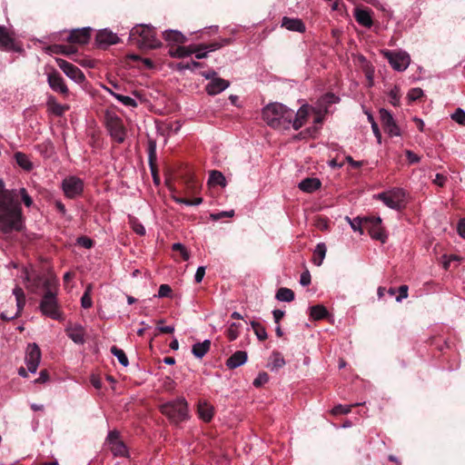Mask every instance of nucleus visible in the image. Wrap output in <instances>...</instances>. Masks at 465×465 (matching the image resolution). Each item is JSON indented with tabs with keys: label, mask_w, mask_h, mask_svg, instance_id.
Instances as JSON below:
<instances>
[{
	"label": "nucleus",
	"mask_w": 465,
	"mask_h": 465,
	"mask_svg": "<svg viewBox=\"0 0 465 465\" xmlns=\"http://www.w3.org/2000/svg\"><path fill=\"white\" fill-rule=\"evenodd\" d=\"M16 190H8L0 179V231L4 234L21 232L24 216Z\"/></svg>",
	"instance_id": "f257e3e1"
},
{
	"label": "nucleus",
	"mask_w": 465,
	"mask_h": 465,
	"mask_svg": "<svg viewBox=\"0 0 465 465\" xmlns=\"http://www.w3.org/2000/svg\"><path fill=\"white\" fill-rule=\"evenodd\" d=\"M263 121L272 128L287 130L291 127L294 111L281 103H270L262 108Z\"/></svg>",
	"instance_id": "f03ea898"
},
{
	"label": "nucleus",
	"mask_w": 465,
	"mask_h": 465,
	"mask_svg": "<svg viewBox=\"0 0 465 465\" xmlns=\"http://www.w3.org/2000/svg\"><path fill=\"white\" fill-rule=\"evenodd\" d=\"M159 410L174 425H178L189 418L188 404L183 397L161 404Z\"/></svg>",
	"instance_id": "7ed1b4c3"
},
{
	"label": "nucleus",
	"mask_w": 465,
	"mask_h": 465,
	"mask_svg": "<svg viewBox=\"0 0 465 465\" xmlns=\"http://www.w3.org/2000/svg\"><path fill=\"white\" fill-rule=\"evenodd\" d=\"M154 27L147 25H137L130 32V40L140 48L156 49L161 42L156 39Z\"/></svg>",
	"instance_id": "20e7f679"
},
{
	"label": "nucleus",
	"mask_w": 465,
	"mask_h": 465,
	"mask_svg": "<svg viewBox=\"0 0 465 465\" xmlns=\"http://www.w3.org/2000/svg\"><path fill=\"white\" fill-rule=\"evenodd\" d=\"M40 310L44 315L54 320L62 319V312L59 309L55 292H45L40 302Z\"/></svg>",
	"instance_id": "39448f33"
},
{
	"label": "nucleus",
	"mask_w": 465,
	"mask_h": 465,
	"mask_svg": "<svg viewBox=\"0 0 465 465\" xmlns=\"http://www.w3.org/2000/svg\"><path fill=\"white\" fill-rule=\"evenodd\" d=\"M105 124L111 137L118 143H124L126 130L122 119L116 115L107 114Z\"/></svg>",
	"instance_id": "423d86ee"
},
{
	"label": "nucleus",
	"mask_w": 465,
	"mask_h": 465,
	"mask_svg": "<svg viewBox=\"0 0 465 465\" xmlns=\"http://www.w3.org/2000/svg\"><path fill=\"white\" fill-rule=\"evenodd\" d=\"M404 192L400 188H394L388 192L378 193L374 197L382 201L383 203L391 209H400L404 202Z\"/></svg>",
	"instance_id": "0eeeda50"
},
{
	"label": "nucleus",
	"mask_w": 465,
	"mask_h": 465,
	"mask_svg": "<svg viewBox=\"0 0 465 465\" xmlns=\"http://www.w3.org/2000/svg\"><path fill=\"white\" fill-rule=\"evenodd\" d=\"M105 443L114 457H129V452L124 442L120 439L117 430L109 431Z\"/></svg>",
	"instance_id": "6e6552de"
},
{
	"label": "nucleus",
	"mask_w": 465,
	"mask_h": 465,
	"mask_svg": "<svg viewBox=\"0 0 465 465\" xmlns=\"http://www.w3.org/2000/svg\"><path fill=\"white\" fill-rule=\"evenodd\" d=\"M383 54L391 67L397 71L402 72L410 65L411 57L406 52L385 51Z\"/></svg>",
	"instance_id": "1a4fd4ad"
},
{
	"label": "nucleus",
	"mask_w": 465,
	"mask_h": 465,
	"mask_svg": "<svg viewBox=\"0 0 465 465\" xmlns=\"http://www.w3.org/2000/svg\"><path fill=\"white\" fill-rule=\"evenodd\" d=\"M62 188L66 197L74 199L82 194L84 182L78 177L70 176L64 179Z\"/></svg>",
	"instance_id": "9d476101"
},
{
	"label": "nucleus",
	"mask_w": 465,
	"mask_h": 465,
	"mask_svg": "<svg viewBox=\"0 0 465 465\" xmlns=\"http://www.w3.org/2000/svg\"><path fill=\"white\" fill-rule=\"evenodd\" d=\"M47 83L54 92L58 93L63 97H67L69 95L70 91L65 84L64 78L55 69H52V71L47 74Z\"/></svg>",
	"instance_id": "9b49d317"
},
{
	"label": "nucleus",
	"mask_w": 465,
	"mask_h": 465,
	"mask_svg": "<svg viewBox=\"0 0 465 465\" xmlns=\"http://www.w3.org/2000/svg\"><path fill=\"white\" fill-rule=\"evenodd\" d=\"M206 79L211 81L207 84L205 90L210 95H215L229 87L230 83L223 78L217 77L215 72L203 74Z\"/></svg>",
	"instance_id": "f8f14e48"
},
{
	"label": "nucleus",
	"mask_w": 465,
	"mask_h": 465,
	"mask_svg": "<svg viewBox=\"0 0 465 465\" xmlns=\"http://www.w3.org/2000/svg\"><path fill=\"white\" fill-rule=\"evenodd\" d=\"M57 65L60 69L71 79L75 81L76 83H83L85 80V76L84 73L78 68L76 65L62 59H55Z\"/></svg>",
	"instance_id": "ddd939ff"
},
{
	"label": "nucleus",
	"mask_w": 465,
	"mask_h": 465,
	"mask_svg": "<svg viewBox=\"0 0 465 465\" xmlns=\"http://www.w3.org/2000/svg\"><path fill=\"white\" fill-rule=\"evenodd\" d=\"M0 49L16 53L23 52L22 46L15 42L14 36L5 25H0Z\"/></svg>",
	"instance_id": "4468645a"
},
{
	"label": "nucleus",
	"mask_w": 465,
	"mask_h": 465,
	"mask_svg": "<svg viewBox=\"0 0 465 465\" xmlns=\"http://www.w3.org/2000/svg\"><path fill=\"white\" fill-rule=\"evenodd\" d=\"M380 118L384 131L390 136H400L401 131L392 114L386 109L380 110Z\"/></svg>",
	"instance_id": "2eb2a0df"
},
{
	"label": "nucleus",
	"mask_w": 465,
	"mask_h": 465,
	"mask_svg": "<svg viewBox=\"0 0 465 465\" xmlns=\"http://www.w3.org/2000/svg\"><path fill=\"white\" fill-rule=\"evenodd\" d=\"M364 223L369 224V232L371 238L385 242L387 235L384 232L381 223V217H364Z\"/></svg>",
	"instance_id": "dca6fc26"
},
{
	"label": "nucleus",
	"mask_w": 465,
	"mask_h": 465,
	"mask_svg": "<svg viewBox=\"0 0 465 465\" xmlns=\"http://www.w3.org/2000/svg\"><path fill=\"white\" fill-rule=\"evenodd\" d=\"M41 360V351L37 344L30 343L26 349L25 363L28 371L35 372Z\"/></svg>",
	"instance_id": "f3484780"
},
{
	"label": "nucleus",
	"mask_w": 465,
	"mask_h": 465,
	"mask_svg": "<svg viewBox=\"0 0 465 465\" xmlns=\"http://www.w3.org/2000/svg\"><path fill=\"white\" fill-rule=\"evenodd\" d=\"M13 293L15 296L17 310L16 312L14 314H8L7 312H3L0 317L4 321H10L18 317L25 305V295L21 287L16 286L14 289Z\"/></svg>",
	"instance_id": "a211bd4d"
},
{
	"label": "nucleus",
	"mask_w": 465,
	"mask_h": 465,
	"mask_svg": "<svg viewBox=\"0 0 465 465\" xmlns=\"http://www.w3.org/2000/svg\"><path fill=\"white\" fill-rule=\"evenodd\" d=\"M91 32L90 27L74 29L69 33L66 41L70 44L85 45L91 38Z\"/></svg>",
	"instance_id": "6ab92c4d"
},
{
	"label": "nucleus",
	"mask_w": 465,
	"mask_h": 465,
	"mask_svg": "<svg viewBox=\"0 0 465 465\" xmlns=\"http://www.w3.org/2000/svg\"><path fill=\"white\" fill-rule=\"evenodd\" d=\"M95 41L100 47L106 48L119 42V37L108 29L100 30L95 36Z\"/></svg>",
	"instance_id": "aec40b11"
},
{
	"label": "nucleus",
	"mask_w": 465,
	"mask_h": 465,
	"mask_svg": "<svg viewBox=\"0 0 465 465\" xmlns=\"http://www.w3.org/2000/svg\"><path fill=\"white\" fill-rule=\"evenodd\" d=\"M156 143L154 141L150 140L148 143V162L153 175V182L155 183H160V177L158 174V168L156 164Z\"/></svg>",
	"instance_id": "412c9836"
},
{
	"label": "nucleus",
	"mask_w": 465,
	"mask_h": 465,
	"mask_svg": "<svg viewBox=\"0 0 465 465\" xmlns=\"http://www.w3.org/2000/svg\"><path fill=\"white\" fill-rule=\"evenodd\" d=\"M65 332L74 342L77 344H84L85 342V330L82 325L68 323Z\"/></svg>",
	"instance_id": "4be33fe9"
},
{
	"label": "nucleus",
	"mask_w": 465,
	"mask_h": 465,
	"mask_svg": "<svg viewBox=\"0 0 465 465\" xmlns=\"http://www.w3.org/2000/svg\"><path fill=\"white\" fill-rule=\"evenodd\" d=\"M309 114V107L302 105L296 113H294L293 118H292L291 127L294 130H299L306 122Z\"/></svg>",
	"instance_id": "5701e85b"
},
{
	"label": "nucleus",
	"mask_w": 465,
	"mask_h": 465,
	"mask_svg": "<svg viewBox=\"0 0 465 465\" xmlns=\"http://www.w3.org/2000/svg\"><path fill=\"white\" fill-rule=\"evenodd\" d=\"M282 26L292 32H304L305 25L299 18H290L284 16L282 20Z\"/></svg>",
	"instance_id": "b1692460"
},
{
	"label": "nucleus",
	"mask_w": 465,
	"mask_h": 465,
	"mask_svg": "<svg viewBox=\"0 0 465 465\" xmlns=\"http://www.w3.org/2000/svg\"><path fill=\"white\" fill-rule=\"evenodd\" d=\"M25 280L27 281V289L32 292H37L43 286L45 274H29L26 272Z\"/></svg>",
	"instance_id": "393cba45"
},
{
	"label": "nucleus",
	"mask_w": 465,
	"mask_h": 465,
	"mask_svg": "<svg viewBox=\"0 0 465 465\" xmlns=\"http://www.w3.org/2000/svg\"><path fill=\"white\" fill-rule=\"evenodd\" d=\"M46 53L71 55L76 54L77 49L72 45H51L45 48Z\"/></svg>",
	"instance_id": "a878e982"
},
{
	"label": "nucleus",
	"mask_w": 465,
	"mask_h": 465,
	"mask_svg": "<svg viewBox=\"0 0 465 465\" xmlns=\"http://www.w3.org/2000/svg\"><path fill=\"white\" fill-rule=\"evenodd\" d=\"M197 412L203 421L209 422L213 416V409L212 405L205 401H199L197 406Z\"/></svg>",
	"instance_id": "bb28decb"
},
{
	"label": "nucleus",
	"mask_w": 465,
	"mask_h": 465,
	"mask_svg": "<svg viewBox=\"0 0 465 465\" xmlns=\"http://www.w3.org/2000/svg\"><path fill=\"white\" fill-rule=\"evenodd\" d=\"M339 97L333 94H326L318 102V113L322 112L327 113L329 110V105L332 104H336L339 102Z\"/></svg>",
	"instance_id": "cd10ccee"
},
{
	"label": "nucleus",
	"mask_w": 465,
	"mask_h": 465,
	"mask_svg": "<svg viewBox=\"0 0 465 465\" xmlns=\"http://www.w3.org/2000/svg\"><path fill=\"white\" fill-rule=\"evenodd\" d=\"M354 16L360 25L365 27L372 25V19L369 10L357 8L355 9Z\"/></svg>",
	"instance_id": "c85d7f7f"
},
{
	"label": "nucleus",
	"mask_w": 465,
	"mask_h": 465,
	"mask_svg": "<svg viewBox=\"0 0 465 465\" xmlns=\"http://www.w3.org/2000/svg\"><path fill=\"white\" fill-rule=\"evenodd\" d=\"M220 45L218 44H211V45H190V51H193V54H195V57L197 59H203L206 57L207 52L204 50L209 49V51H213L219 48Z\"/></svg>",
	"instance_id": "c756f323"
},
{
	"label": "nucleus",
	"mask_w": 465,
	"mask_h": 465,
	"mask_svg": "<svg viewBox=\"0 0 465 465\" xmlns=\"http://www.w3.org/2000/svg\"><path fill=\"white\" fill-rule=\"evenodd\" d=\"M321 182L317 178H306L299 183V188L305 193H312L319 189Z\"/></svg>",
	"instance_id": "7c9ffc66"
},
{
	"label": "nucleus",
	"mask_w": 465,
	"mask_h": 465,
	"mask_svg": "<svg viewBox=\"0 0 465 465\" xmlns=\"http://www.w3.org/2000/svg\"><path fill=\"white\" fill-rule=\"evenodd\" d=\"M210 348L211 341L209 340H205L203 342L193 344L192 352L196 358L202 359L210 351Z\"/></svg>",
	"instance_id": "2f4dec72"
},
{
	"label": "nucleus",
	"mask_w": 465,
	"mask_h": 465,
	"mask_svg": "<svg viewBox=\"0 0 465 465\" xmlns=\"http://www.w3.org/2000/svg\"><path fill=\"white\" fill-rule=\"evenodd\" d=\"M47 106L52 111V113L57 116L63 115L64 113L69 108L67 105H63L57 103L56 98L53 95L48 97Z\"/></svg>",
	"instance_id": "473e14b6"
},
{
	"label": "nucleus",
	"mask_w": 465,
	"mask_h": 465,
	"mask_svg": "<svg viewBox=\"0 0 465 465\" xmlns=\"http://www.w3.org/2000/svg\"><path fill=\"white\" fill-rule=\"evenodd\" d=\"M169 54L172 57L176 58H183L187 57L193 54V51H190L189 46H181V45H172L168 51Z\"/></svg>",
	"instance_id": "72a5a7b5"
},
{
	"label": "nucleus",
	"mask_w": 465,
	"mask_h": 465,
	"mask_svg": "<svg viewBox=\"0 0 465 465\" xmlns=\"http://www.w3.org/2000/svg\"><path fill=\"white\" fill-rule=\"evenodd\" d=\"M163 38L167 42L175 44H183L186 42V37L179 31L168 30L163 32Z\"/></svg>",
	"instance_id": "f704fd0d"
},
{
	"label": "nucleus",
	"mask_w": 465,
	"mask_h": 465,
	"mask_svg": "<svg viewBox=\"0 0 465 465\" xmlns=\"http://www.w3.org/2000/svg\"><path fill=\"white\" fill-rule=\"evenodd\" d=\"M104 89L111 95H113L116 100H118L120 103H122L123 104L129 106V107H133V108H135L138 106V104L136 103V101L134 99H133L132 97L117 94L108 87H104Z\"/></svg>",
	"instance_id": "c9c22d12"
},
{
	"label": "nucleus",
	"mask_w": 465,
	"mask_h": 465,
	"mask_svg": "<svg viewBox=\"0 0 465 465\" xmlns=\"http://www.w3.org/2000/svg\"><path fill=\"white\" fill-rule=\"evenodd\" d=\"M285 365V361L282 353L279 351H273L271 356V361L269 363V368L272 371H277L280 368Z\"/></svg>",
	"instance_id": "e433bc0d"
},
{
	"label": "nucleus",
	"mask_w": 465,
	"mask_h": 465,
	"mask_svg": "<svg viewBox=\"0 0 465 465\" xmlns=\"http://www.w3.org/2000/svg\"><path fill=\"white\" fill-rule=\"evenodd\" d=\"M208 183L212 186L220 185L224 187L226 184L225 177L219 171H212L209 175Z\"/></svg>",
	"instance_id": "4c0bfd02"
},
{
	"label": "nucleus",
	"mask_w": 465,
	"mask_h": 465,
	"mask_svg": "<svg viewBox=\"0 0 465 465\" xmlns=\"http://www.w3.org/2000/svg\"><path fill=\"white\" fill-rule=\"evenodd\" d=\"M327 252V248L323 242H320L317 244L315 250H314V259L313 262L315 265L320 266L322 265L323 259L325 258Z\"/></svg>",
	"instance_id": "58836bf2"
},
{
	"label": "nucleus",
	"mask_w": 465,
	"mask_h": 465,
	"mask_svg": "<svg viewBox=\"0 0 465 465\" xmlns=\"http://www.w3.org/2000/svg\"><path fill=\"white\" fill-rule=\"evenodd\" d=\"M15 161L17 164L22 167L24 170L30 171L33 168L32 163L29 161L26 154L17 152L15 154Z\"/></svg>",
	"instance_id": "ea45409f"
},
{
	"label": "nucleus",
	"mask_w": 465,
	"mask_h": 465,
	"mask_svg": "<svg viewBox=\"0 0 465 465\" xmlns=\"http://www.w3.org/2000/svg\"><path fill=\"white\" fill-rule=\"evenodd\" d=\"M310 315L313 320H322L328 314L326 308L322 305H315L311 307Z\"/></svg>",
	"instance_id": "a19ab883"
},
{
	"label": "nucleus",
	"mask_w": 465,
	"mask_h": 465,
	"mask_svg": "<svg viewBox=\"0 0 465 465\" xmlns=\"http://www.w3.org/2000/svg\"><path fill=\"white\" fill-rule=\"evenodd\" d=\"M276 299L281 302H292L294 300V292L288 288H280L276 293Z\"/></svg>",
	"instance_id": "79ce46f5"
},
{
	"label": "nucleus",
	"mask_w": 465,
	"mask_h": 465,
	"mask_svg": "<svg viewBox=\"0 0 465 465\" xmlns=\"http://www.w3.org/2000/svg\"><path fill=\"white\" fill-rule=\"evenodd\" d=\"M110 351L113 355H114L118 359L119 362L123 366L126 367L129 364L128 358H127L125 352L122 349H119L116 346H112L110 349Z\"/></svg>",
	"instance_id": "37998d69"
},
{
	"label": "nucleus",
	"mask_w": 465,
	"mask_h": 465,
	"mask_svg": "<svg viewBox=\"0 0 465 465\" xmlns=\"http://www.w3.org/2000/svg\"><path fill=\"white\" fill-rule=\"evenodd\" d=\"M345 219L350 223L351 229L354 232H359L361 234L363 233L361 226H362V223H364V218L356 217V218L351 219L350 217L346 216Z\"/></svg>",
	"instance_id": "c03bdc74"
},
{
	"label": "nucleus",
	"mask_w": 465,
	"mask_h": 465,
	"mask_svg": "<svg viewBox=\"0 0 465 465\" xmlns=\"http://www.w3.org/2000/svg\"><path fill=\"white\" fill-rule=\"evenodd\" d=\"M45 292L53 291L55 292L57 287L56 279L53 275H45V281L42 286Z\"/></svg>",
	"instance_id": "a18cd8bd"
},
{
	"label": "nucleus",
	"mask_w": 465,
	"mask_h": 465,
	"mask_svg": "<svg viewBox=\"0 0 465 465\" xmlns=\"http://www.w3.org/2000/svg\"><path fill=\"white\" fill-rule=\"evenodd\" d=\"M91 290H92V285L89 284L86 287V290L81 298V304H82V307L84 309H88V308L92 307L93 302L91 299Z\"/></svg>",
	"instance_id": "49530a36"
},
{
	"label": "nucleus",
	"mask_w": 465,
	"mask_h": 465,
	"mask_svg": "<svg viewBox=\"0 0 465 465\" xmlns=\"http://www.w3.org/2000/svg\"><path fill=\"white\" fill-rule=\"evenodd\" d=\"M358 405H360V404L359 403H356L353 405L339 404V405L333 407V409L331 410V413L333 415L347 414V413L351 412L353 406H358Z\"/></svg>",
	"instance_id": "de8ad7c7"
},
{
	"label": "nucleus",
	"mask_w": 465,
	"mask_h": 465,
	"mask_svg": "<svg viewBox=\"0 0 465 465\" xmlns=\"http://www.w3.org/2000/svg\"><path fill=\"white\" fill-rule=\"evenodd\" d=\"M252 328L257 338L260 341H264L267 339V332L264 327H262L260 323L252 322Z\"/></svg>",
	"instance_id": "09e8293b"
},
{
	"label": "nucleus",
	"mask_w": 465,
	"mask_h": 465,
	"mask_svg": "<svg viewBox=\"0 0 465 465\" xmlns=\"http://www.w3.org/2000/svg\"><path fill=\"white\" fill-rule=\"evenodd\" d=\"M247 361V353L243 351L234 352V368L244 364Z\"/></svg>",
	"instance_id": "8fccbe9b"
},
{
	"label": "nucleus",
	"mask_w": 465,
	"mask_h": 465,
	"mask_svg": "<svg viewBox=\"0 0 465 465\" xmlns=\"http://www.w3.org/2000/svg\"><path fill=\"white\" fill-rule=\"evenodd\" d=\"M452 120L460 125H465V111L458 108L451 115Z\"/></svg>",
	"instance_id": "3c124183"
},
{
	"label": "nucleus",
	"mask_w": 465,
	"mask_h": 465,
	"mask_svg": "<svg viewBox=\"0 0 465 465\" xmlns=\"http://www.w3.org/2000/svg\"><path fill=\"white\" fill-rule=\"evenodd\" d=\"M131 58L134 61H141L145 68L147 69H153L154 68V63L150 58H143L139 55L133 54L131 55Z\"/></svg>",
	"instance_id": "603ef678"
},
{
	"label": "nucleus",
	"mask_w": 465,
	"mask_h": 465,
	"mask_svg": "<svg viewBox=\"0 0 465 465\" xmlns=\"http://www.w3.org/2000/svg\"><path fill=\"white\" fill-rule=\"evenodd\" d=\"M173 251H176V252H179L182 258L184 260V261H187L189 259V253L186 250V248L184 247V245H183L182 243H174L173 245Z\"/></svg>",
	"instance_id": "864d4df0"
},
{
	"label": "nucleus",
	"mask_w": 465,
	"mask_h": 465,
	"mask_svg": "<svg viewBox=\"0 0 465 465\" xmlns=\"http://www.w3.org/2000/svg\"><path fill=\"white\" fill-rule=\"evenodd\" d=\"M269 381V376L266 372L260 373L253 381L255 387H261Z\"/></svg>",
	"instance_id": "5fc2aeb1"
},
{
	"label": "nucleus",
	"mask_w": 465,
	"mask_h": 465,
	"mask_svg": "<svg viewBox=\"0 0 465 465\" xmlns=\"http://www.w3.org/2000/svg\"><path fill=\"white\" fill-rule=\"evenodd\" d=\"M423 95V91L420 88H412L408 93V98L411 101H416Z\"/></svg>",
	"instance_id": "6e6d98bb"
},
{
	"label": "nucleus",
	"mask_w": 465,
	"mask_h": 465,
	"mask_svg": "<svg viewBox=\"0 0 465 465\" xmlns=\"http://www.w3.org/2000/svg\"><path fill=\"white\" fill-rule=\"evenodd\" d=\"M132 228L133 230L138 234V235H144L145 234V228L144 226L137 222L136 220H133L132 222Z\"/></svg>",
	"instance_id": "4d7b16f0"
},
{
	"label": "nucleus",
	"mask_w": 465,
	"mask_h": 465,
	"mask_svg": "<svg viewBox=\"0 0 465 465\" xmlns=\"http://www.w3.org/2000/svg\"><path fill=\"white\" fill-rule=\"evenodd\" d=\"M172 288L168 284H162L158 290V296L161 298L170 296Z\"/></svg>",
	"instance_id": "13d9d810"
},
{
	"label": "nucleus",
	"mask_w": 465,
	"mask_h": 465,
	"mask_svg": "<svg viewBox=\"0 0 465 465\" xmlns=\"http://www.w3.org/2000/svg\"><path fill=\"white\" fill-rule=\"evenodd\" d=\"M20 194L25 205L30 207L33 204V200L25 188L20 189Z\"/></svg>",
	"instance_id": "bf43d9fd"
},
{
	"label": "nucleus",
	"mask_w": 465,
	"mask_h": 465,
	"mask_svg": "<svg viewBox=\"0 0 465 465\" xmlns=\"http://www.w3.org/2000/svg\"><path fill=\"white\" fill-rule=\"evenodd\" d=\"M210 217L213 221H218L224 217L232 218V210L228 211V212H222V213H211Z\"/></svg>",
	"instance_id": "052dcab7"
},
{
	"label": "nucleus",
	"mask_w": 465,
	"mask_h": 465,
	"mask_svg": "<svg viewBox=\"0 0 465 465\" xmlns=\"http://www.w3.org/2000/svg\"><path fill=\"white\" fill-rule=\"evenodd\" d=\"M78 243L86 249H90L94 245V241L86 236H82L78 239Z\"/></svg>",
	"instance_id": "680f3d73"
},
{
	"label": "nucleus",
	"mask_w": 465,
	"mask_h": 465,
	"mask_svg": "<svg viewBox=\"0 0 465 465\" xmlns=\"http://www.w3.org/2000/svg\"><path fill=\"white\" fill-rule=\"evenodd\" d=\"M390 98H391V103L393 104V105H397L400 102V94H399V90L397 87H394L393 89L391 90L390 92Z\"/></svg>",
	"instance_id": "e2e57ef3"
},
{
	"label": "nucleus",
	"mask_w": 465,
	"mask_h": 465,
	"mask_svg": "<svg viewBox=\"0 0 465 465\" xmlns=\"http://www.w3.org/2000/svg\"><path fill=\"white\" fill-rule=\"evenodd\" d=\"M399 296L396 297V301L398 302H401L403 299L408 297V286L407 285H401L399 288Z\"/></svg>",
	"instance_id": "0e129e2a"
},
{
	"label": "nucleus",
	"mask_w": 465,
	"mask_h": 465,
	"mask_svg": "<svg viewBox=\"0 0 465 465\" xmlns=\"http://www.w3.org/2000/svg\"><path fill=\"white\" fill-rule=\"evenodd\" d=\"M300 283L302 286H308L311 283V274L309 271H305L301 274Z\"/></svg>",
	"instance_id": "69168bd1"
},
{
	"label": "nucleus",
	"mask_w": 465,
	"mask_h": 465,
	"mask_svg": "<svg viewBox=\"0 0 465 465\" xmlns=\"http://www.w3.org/2000/svg\"><path fill=\"white\" fill-rule=\"evenodd\" d=\"M405 154H406L407 159L410 163H419L420 160V156H418L416 153H414L413 152H411L410 150H407L405 152Z\"/></svg>",
	"instance_id": "338daca9"
},
{
	"label": "nucleus",
	"mask_w": 465,
	"mask_h": 465,
	"mask_svg": "<svg viewBox=\"0 0 465 465\" xmlns=\"http://www.w3.org/2000/svg\"><path fill=\"white\" fill-rule=\"evenodd\" d=\"M204 274H205V267L204 266L198 267V269L195 272V275H194L195 282L197 283L201 282L204 277Z\"/></svg>",
	"instance_id": "774afa93"
}]
</instances>
